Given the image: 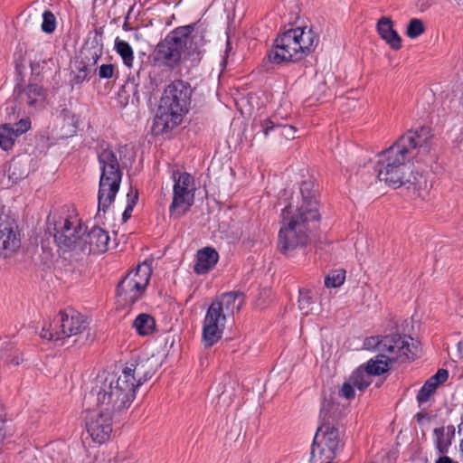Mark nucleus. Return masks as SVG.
Here are the masks:
<instances>
[{"label":"nucleus","mask_w":463,"mask_h":463,"mask_svg":"<svg viewBox=\"0 0 463 463\" xmlns=\"http://www.w3.org/2000/svg\"><path fill=\"white\" fill-rule=\"evenodd\" d=\"M114 49L116 52L121 57L123 63L128 68H132L134 62V51L131 45L127 41L117 37L115 39Z\"/></svg>","instance_id":"obj_29"},{"label":"nucleus","mask_w":463,"mask_h":463,"mask_svg":"<svg viewBox=\"0 0 463 463\" xmlns=\"http://www.w3.org/2000/svg\"><path fill=\"white\" fill-rule=\"evenodd\" d=\"M300 194L303 203L317 202L319 198V186L313 179L305 180L300 184Z\"/></svg>","instance_id":"obj_30"},{"label":"nucleus","mask_w":463,"mask_h":463,"mask_svg":"<svg viewBox=\"0 0 463 463\" xmlns=\"http://www.w3.org/2000/svg\"><path fill=\"white\" fill-rule=\"evenodd\" d=\"M366 349H375L379 353H391L392 357H416L417 346L413 339L407 335H386L381 339L373 336L364 340Z\"/></svg>","instance_id":"obj_13"},{"label":"nucleus","mask_w":463,"mask_h":463,"mask_svg":"<svg viewBox=\"0 0 463 463\" xmlns=\"http://www.w3.org/2000/svg\"><path fill=\"white\" fill-rule=\"evenodd\" d=\"M193 31L191 25L180 27L160 41L154 51L153 61L169 70L178 68L187 46V39Z\"/></svg>","instance_id":"obj_10"},{"label":"nucleus","mask_w":463,"mask_h":463,"mask_svg":"<svg viewBox=\"0 0 463 463\" xmlns=\"http://www.w3.org/2000/svg\"><path fill=\"white\" fill-rule=\"evenodd\" d=\"M109 232L99 226H94L84 235L80 251L84 253L99 254L109 250Z\"/></svg>","instance_id":"obj_19"},{"label":"nucleus","mask_w":463,"mask_h":463,"mask_svg":"<svg viewBox=\"0 0 463 463\" xmlns=\"http://www.w3.org/2000/svg\"><path fill=\"white\" fill-rule=\"evenodd\" d=\"M128 203H136L137 201V199H138L137 192H135L134 194H128Z\"/></svg>","instance_id":"obj_47"},{"label":"nucleus","mask_w":463,"mask_h":463,"mask_svg":"<svg viewBox=\"0 0 463 463\" xmlns=\"http://www.w3.org/2000/svg\"><path fill=\"white\" fill-rule=\"evenodd\" d=\"M411 160L413 158L395 142L379 155L376 166L379 179L393 188L416 184L418 178L410 165Z\"/></svg>","instance_id":"obj_6"},{"label":"nucleus","mask_w":463,"mask_h":463,"mask_svg":"<svg viewBox=\"0 0 463 463\" xmlns=\"http://www.w3.org/2000/svg\"><path fill=\"white\" fill-rule=\"evenodd\" d=\"M192 93L190 84L183 80H175L165 87L153 123L155 134H163L181 123L189 110Z\"/></svg>","instance_id":"obj_2"},{"label":"nucleus","mask_w":463,"mask_h":463,"mask_svg":"<svg viewBox=\"0 0 463 463\" xmlns=\"http://www.w3.org/2000/svg\"><path fill=\"white\" fill-rule=\"evenodd\" d=\"M62 115H63V118H64V120H68L70 121V129L66 132V134L68 135H72L73 133L76 132V129H77V119H76V117L74 114L71 113L70 111L68 110H63L62 111Z\"/></svg>","instance_id":"obj_42"},{"label":"nucleus","mask_w":463,"mask_h":463,"mask_svg":"<svg viewBox=\"0 0 463 463\" xmlns=\"http://www.w3.org/2000/svg\"><path fill=\"white\" fill-rule=\"evenodd\" d=\"M115 463H134V461L130 458H127L126 457L118 456L115 458Z\"/></svg>","instance_id":"obj_46"},{"label":"nucleus","mask_w":463,"mask_h":463,"mask_svg":"<svg viewBox=\"0 0 463 463\" xmlns=\"http://www.w3.org/2000/svg\"><path fill=\"white\" fill-rule=\"evenodd\" d=\"M261 132L267 137L270 131L280 129V135L287 139L295 138L297 129L290 125H282L278 122L277 115H273L269 118L260 121Z\"/></svg>","instance_id":"obj_25"},{"label":"nucleus","mask_w":463,"mask_h":463,"mask_svg":"<svg viewBox=\"0 0 463 463\" xmlns=\"http://www.w3.org/2000/svg\"><path fill=\"white\" fill-rule=\"evenodd\" d=\"M171 178L173 185L172 203H196L203 202L206 196L204 187H196L194 177L179 170H173Z\"/></svg>","instance_id":"obj_14"},{"label":"nucleus","mask_w":463,"mask_h":463,"mask_svg":"<svg viewBox=\"0 0 463 463\" xmlns=\"http://www.w3.org/2000/svg\"><path fill=\"white\" fill-rule=\"evenodd\" d=\"M134 205L135 204H128L127 208L125 209V211L122 214V219L124 222H127L130 218L131 213L134 209Z\"/></svg>","instance_id":"obj_43"},{"label":"nucleus","mask_w":463,"mask_h":463,"mask_svg":"<svg viewBox=\"0 0 463 463\" xmlns=\"http://www.w3.org/2000/svg\"><path fill=\"white\" fill-rule=\"evenodd\" d=\"M449 373L446 369H439L438 372L426 381L417 394V401L420 404L428 402L434 393L437 387L447 381Z\"/></svg>","instance_id":"obj_22"},{"label":"nucleus","mask_w":463,"mask_h":463,"mask_svg":"<svg viewBox=\"0 0 463 463\" xmlns=\"http://www.w3.org/2000/svg\"><path fill=\"white\" fill-rule=\"evenodd\" d=\"M335 409L336 405L331 401H323L319 415L322 423L314 437L311 463H331L340 448L338 429L330 422Z\"/></svg>","instance_id":"obj_7"},{"label":"nucleus","mask_w":463,"mask_h":463,"mask_svg":"<svg viewBox=\"0 0 463 463\" xmlns=\"http://www.w3.org/2000/svg\"><path fill=\"white\" fill-rule=\"evenodd\" d=\"M462 427H463V422H461L458 425L459 431L462 430ZM459 451L463 455V438L460 439V442H459Z\"/></svg>","instance_id":"obj_49"},{"label":"nucleus","mask_w":463,"mask_h":463,"mask_svg":"<svg viewBox=\"0 0 463 463\" xmlns=\"http://www.w3.org/2000/svg\"><path fill=\"white\" fill-rule=\"evenodd\" d=\"M377 33L381 38L394 51L402 48V38L393 29V23L390 17L383 16L376 24Z\"/></svg>","instance_id":"obj_20"},{"label":"nucleus","mask_w":463,"mask_h":463,"mask_svg":"<svg viewBox=\"0 0 463 463\" xmlns=\"http://www.w3.org/2000/svg\"><path fill=\"white\" fill-rule=\"evenodd\" d=\"M155 367L149 359L137 360L129 362L122 370L121 374L130 383H133L137 390L140 385L152 378L155 374Z\"/></svg>","instance_id":"obj_17"},{"label":"nucleus","mask_w":463,"mask_h":463,"mask_svg":"<svg viewBox=\"0 0 463 463\" xmlns=\"http://www.w3.org/2000/svg\"><path fill=\"white\" fill-rule=\"evenodd\" d=\"M103 206H107V204H103ZM102 211H105V207L102 208Z\"/></svg>","instance_id":"obj_52"},{"label":"nucleus","mask_w":463,"mask_h":463,"mask_svg":"<svg viewBox=\"0 0 463 463\" xmlns=\"http://www.w3.org/2000/svg\"><path fill=\"white\" fill-rule=\"evenodd\" d=\"M89 326L87 318L73 308L60 310L50 323L43 326L41 337L49 341H61L82 334Z\"/></svg>","instance_id":"obj_11"},{"label":"nucleus","mask_w":463,"mask_h":463,"mask_svg":"<svg viewBox=\"0 0 463 463\" xmlns=\"http://www.w3.org/2000/svg\"><path fill=\"white\" fill-rule=\"evenodd\" d=\"M56 17L53 13L50 10H45L43 14L42 31L45 33H52L56 29Z\"/></svg>","instance_id":"obj_35"},{"label":"nucleus","mask_w":463,"mask_h":463,"mask_svg":"<svg viewBox=\"0 0 463 463\" xmlns=\"http://www.w3.org/2000/svg\"><path fill=\"white\" fill-rule=\"evenodd\" d=\"M320 214L314 204H287L281 211L278 250L289 255L305 248L311 241L312 230Z\"/></svg>","instance_id":"obj_1"},{"label":"nucleus","mask_w":463,"mask_h":463,"mask_svg":"<svg viewBox=\"0 0 463 463\" xmlns=\"http://www.w3.org/2000/svg\"><path fill=\"white\" fill-rule=\"evenodd\" d=\"M98 205H99V211H100L101 210V207H100L101 203H99Z\"/></svg>","instance_id":"obj_51"},{"label":"nucleus","mask_w":463,"mask_h":463,"mask_svg":"<svg viewBox=\"0 0 463 463\" xmlns=\"http://www.w3.org/2000/svg\"><path fill=\"white\" fill-rule=\"evenodd\" d=\"M5 430H4V414H3V406L0 404V439H4Z\"/></svg>","instance_id":"obj_44"},{"label":"nucleus","mask_w":463,"mask_h":463,"mask_svg":"<svg viewBox=\"0 0 463 463\" xmlns=\"http://www.w3.org/2000/svg\"><path fill=\"white\" fill-rule=\"evenodd\" d=\"M18 138L13 130V126L10 123H5L0 126V147L8 151L11 150Z\"/></svg>","instance_id":"obj_31"},{"label":"nucleus","mask_w":463,"mask_h":463,"mask_svg":"<svg viewBox=\"0 0 463 463\" xmlns=\"http://www.w3.org/2000/svg\"><path fill=\"white\" fill-rule=\"evenodd\" d=\"M432 134L428 127L408 130L396 143L404 148L413 159L420 161L429 154L431 146Z\"/></svg>","instance_id":"obj_15"},{"label":"nucleus","mask_w":463,"mask_h":463,"mask_svg":"<svg viewBox=\"0 0 463 463\" xmlns=\"http://www.w3.org/2000/svg\"><path fill=\"white\" fill-rule=\"evenodd\" d=\"M243 305V295L228 292L214 299L209 306L203 324L202 338L205 347H211L222 336L225 324L235 310Z\"/></svg>","instance_id":"obj_5"},{"label":"nucleus","mask_w":463,"mask_h":463,"mask_svg":"<svg viewBox=\"0 0 463 463\" xmlns=\"http://www.w3.org/2000/svg\"><path fill=\"white\" fill-rule=\"evenodd\" d=\"M91 394L104 411L120 412L130 407L136 398V389L123 375L110 373L99 374Z\"/></svg>","instance_id":"obj_4"},{"label":"nucleus","mask_w":463,"mask_h":463,"mask_svg":"<svg viewBox=\"0 0 463 463\" xmlns=\"http://www.w3.org/2000/svg\"><path fill=\"white\" fill-rule=\"evenodd\" d=\"M436 463H458L457 461H454L452 458H450L448 456H441L437 460Z\"/></svg>","instance_id":"obj_45"},{"label":"nucleus","mask_w":463,"mask_h":463,"mask_svg":"<svg viewBox=\"0 0 463 463\" xmlns=\"http://www.w3.org/2000/svg\"><path fill=\"white\" fill-rule=\"evenodd\" d=\"M354 388H356L352 383L350 378L347 382H345L341 390L340 395L346 398L347 400L353 399L354 397Z\"/></svg>","instance_id":"obj_38"},{"label":"nucleus","mask_w":463,"mask_h":463,"mask_svg":"<svg viewBox=\"0 0 463 463\" xmlns=\"http://www.w3.org/2000/svg\"><path fill=\"white\" fill-rule=\"evenodd\" d=\"M318 43L319 36L312 28H291L277 36L268 58L276 64L297 62L313 52Z\"/></svg>","instance_id":"obj_3"},{"label":"nucleus","mask_w":463,"mask_h":463,"mask_svg":"<svg viewBox=\"0 0 463 463\" xmlns=\"http://www.w3.org/2000/svg\"><path fill=\"white\" fill-rule=\"evenodd\" d=\"M190 204H171L169 208L170 215L174 218H179L189 210Z\"/></svg>","instance_id":"obj_40"},{"label":"nucleus","mask_w":463,"mask_h":463,"mask_svg":"<svg viewBox=\"0 0 463 463\" xmlns=\"http://www.w3.org/2000/svg\"><path fill=\"white\" fill-rule=\"evenodd\" d=\"M109 411H92L86 419V430L91 439L103 444L110 439L112 433V414Z\"/></svg>","instance_id":"obj_16"},{"label":"nucleus","mask_w":463,"mask_h":463,"mask_svg":"<svg viewBox=\"0 0 463 463\" xmlns=\"http://www.w3.org/2000/svg\"><path fill=\"white\" fill-rule=\"evenodd\" d=\"M219 260L218 252L211 247H205L198 250L196 261L194 265V271L196 274H206L217 264Z\"/></svg>","instance_id":"obj_21"},{"label":"nucleus","mask_w":463,"mask_h":463,"mask_svg":"<svg viewBox=\"0 0 463 463\" xmlns=\"http://www.w3.org/2000/svg\"><path fill=\"white\" fill-rule=\"evenodd\" d=\"M424 33V25L421 20L418 18H413L410 21L406 34L408 37L414 39L419 37L420 34Z\"/></svg>","instance_id":"obj_36"},{"label":"nucleus","mask_w":463,"mask_h":463,"mask_svg":"<svg viewBox=\"0 0 463 463\" xmlns=\"http://www.w3.org/2000/svg\"><path fill=\"white\" fill-rule=\"evenodd\" d=\"M241 463H251V462L248 459H245V460L241 461Z\"/></svg>","instance_id":"obj_50"},{"label":"nucleus","mask_w":463,"mask_h":463,"mask_svg":"<svg viewBox=\"0 0 463 463\" xmlns=\"http://www.w3.org/2000/svg\"><path fill=\"white\" fill-rule=\"evenodd\" d=\"M349 378L359 391L365 390L372 383L371 373L366 368L364 369L363 367L357 368Z\"/></svg>","instance_id":"obj_32"},{"label":"nucleus","mask_w":463,"mask_h":463,"mask_svg":"<svg viewBox=\"0 0 463 463\" xmlns=\"http://www.w3.org/2000/svg\"><path fill=\"white\" fill-rule=\"evenodd\" d=\"M314 304L311 292L308 289H300L298 298V308L304 316H307L312 310Z\"/></svg>","instance_id":"obj_33"},{"label":"nucleus","mask_w":463,"mask_h":463,"mask_svg":"<svg viewBox=\"0 0 463 463\" xmlns=\"http://www.w3.org/2000/svg\"><path fill=\"white\" fill-rule=\"evenodd\" d=\"M14 93L21 105H25L33 110L43 107L46 99V90L37 83H29L25 87L17 85Z\"/></svg>","instance_id":"obj_18"},{"label":"nucleus","mask_w":463,"mask_h":463,"mask_svg":"<svg viewBox=\"0 0 463 463\" xmlns=\"http://www.w3.org/2000/svg\"><path fill=\"white\" fill-rule=\"evenodd\" d=\"M0 359L7 364L17 366L24 361V356L14 342L5 341L0 344Z\"/></svg>","instance_id":"obj_26"},{"label":"nucleus","mask_w":463,"mask_h":463,"mask_svg":"<svg viewBox=\"0 0 463 463\" xmlns=\"http://www.w3.org/2000/svg\"><path fill=\"white\" fill-rule=\"evenodd\" d=\"M100 171L98 203H112L118 194L122 179V169L116 152L111 147L98 153Z\"/></svg>","instance_id":"obj_9"},{"label":"nucleus","mask_w":463,"mask_h":463,"mask_svg":"<svg viewBox=\"0 0 463 463\" xmlns=\"http://www.w3.org/2000/svg\"><path fill=\"white\" fill-rule=\"evenodd\" d=\"M47 225L49 231H52L54 241L60 250L80 251L87 226L78 213L72 212L60 215L51 213L47 218Z\"/></svg>","instance_id":"obj_8"},{"label":"nucleus","mask_w":463,"mask_h":463,"mask_svg":"<svg viewBox=\"0 0 463 463\" xmlns=\"http://www.w3.org/2000/svg\"><path fill=\"white\" fill-rule=\"evenodd\" d=\"M132 326L139 335H149L156 329V320L151 315L141 313L135 318Z\"/></svg>","instance_id":"obj_28"},{"label":"nucleus","mask_w":463,"mask_h":463,"mask_svg":"<svg viewBox=\"0 0 463 463\" xmlns=\"http://www.w3.org/2000/svg\"><path fill=\"white\" fill-rule=\"evenodd\" d=\"M151 274V265L147 262L130 270L118 285V301L123 306H131L139 300L145 294Z\"/></svg>","instance_id":"obj_12"},{"label":"nucleus","mask_w":463,"mask_h":463,"mask_svg":"<svg viewBox=\"0 0 463 463\" xmlns=\"http://www.w3.org/2000/svg\"><path fill=\"white\" fill-rule=\"evenodd\" d=\"M455 430L456 429L453 425L434 429V444L436 449L440 455L446 456V454L449 452L452 439L455 436Z\"/></svg>","instance_id":"obj_24"},{"label":"nucleus","mask_w":463,"mask_h":463,"mask_svg":"<svg viewBox=\"0 0 463 463\" xmlns=\"http://www.w3.org/2000/svg\"><path fill=\"white\" fill-rule=\"evenodd\" d=\"M100 50L94 51L90 53V58H89V61H92L91 64H86L85 62L80 61V64L77 66V71L74 73L72 82L74 84L80 85L84 81L89 80L92 74L91 65H95L98 60L100 58Z\"/></svg>","instance_id":"obj_27"},{"label":"nucleus","mask_w":463,"mask_h":463,"mask_svg":"<svg viewBox=\"0 0 463 463\" xmlns=\"http://www.w3.org/2000/svg\"><path fill=\"white\" fill-rule=\"evenodd\" d=\"M415 357H392L391 353H380L375 359L368 361L366 369L372 376L381 375L389 368V364L392 361L404 362L407 360H414Z\"/></svg>","instance_id":"obj_23"},{"label":"nucleus","mask_w":463,"mask_h":463,"mask_svg":"<svg viewBox=\"0 0 463 463\" xmlns=\"http://www.w3.org/2000/svg\"><path fill=\"white\" fill-rule=\"evenodd\" d=\"M13 130L19 137L23 134L28 132L32 128V121L29 117L21 118L18 122L12 124Z\"/></svg>","instance_id":"obj_37"},{"label":"nucleus","mask_w":463,"mask_h":463,"mask_svg":"<svg viewBox=\"0 0 463 463\" xmlns=\"http://www.w3.org/2000/svg\"><path fill=\"white\" fill-rule=\"evenodd\" d=\"M329 95V89L327 88L326 82H320L317 85V90L313 93L314 98L317 101H323L325 98Z\"/></svg>","instance_id":"obj_41"},{"label":"nucleus","mask_w":463,"mask_h":463,"mask_svg":"<svg viewBox=\"0 0 463 463\" xmlns=\"http://www.w3.org/2000/svg\"><path fill=\"white\" fill-rule=\"evenodd\" d=\"M345 279V270L338 269L332 271L325 279V285L327 288H338L344 284Z\"/></svg>","instance_id":"obj_34"},{"label":"nucleus","mask_w":463,"mask_h":463,"mask_svg":"<svg viewBox=\"0 0 463 463\" xmlns=\"http://www.w3.org/2000/svg\"><path fill=\"white\" fill-rule=\"evenodd\" d=\"M115 72V66L113 64H102L99 66L98 75L100 79H110Z\"/></svg>","instance_id":"obj_39"},{"label":"nucleus","mask_w":463,"mask_h":463,"mask_svg":"<svg viewBox=\"0 0 463 463\" xmlns=\"http://www.w3.org/2000/svg\"><path fill=\"white\" fill-rule=\"evenodd\" d=\"M458 352L461 359H463V340L458 344Z\"/></svg>","instance_id":"obj_48"}]
</instances>
